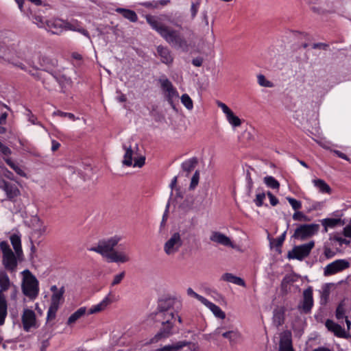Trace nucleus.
Here are the masks:
<instances>
[{
	"mask_svg": "<svg viewBox=\"0 0 351 351\" xmlns=\"http://www.w3.org/2000/svg\"><path fill=\"white\" fill-rule=\"evenodd\" d=\"M174 304L175 300L173 298L161 299L158 302L156 311L149 315L151 320L161 325L159 331L151 339V343H156L173 335L176 319Z\"/></svg>",
	"mask_w": 351,
	"mask_h": 351,
	"instance_id": "obj_1",
	"label": "nucleus"
},
{
	"mask_svg": "<svg viewBox=\"0 0 351 351\" xmlns=\"http://www.w3.org/2000/svg\"><path fill=\"white\" fill-rule=\"evenodd\" d=\"M145 19L152 28L173 48L183 52L189 51L191 45L180 31L159 22L155 16L147 14L145 16Z\"/></svg>",
	"mask_w": 351,
	"mask_h": 351,
	"instance_id": "obj_2",
	"label": "nucleus"
},
{
	"mask_svg": "<svg viewBox=\"0 0 351 351\" xmlns=\"http://www.w3.org/2000/svg\"><path fill=\"white\" fill-rule=\"evenodd\" d=\"M119 241L120 238L118 237H113L106 240L103 239L99 241L97 246L90 247L89 250L101 254L109 263H124L128 262L130 258L128 254L114 250V247Z\"/></svg>",
	"mask_w": 351,
	"mask_h": 351,
	"instance_id": "obj_3",
	"label": "nucleus"
},
{
	"mask_svg": "<svg viewBox=\"0 0 351 351\" xmlns=\"http://www.w3.org/2000/svg\"><path fill=\"white\" fill-rule=\"evenodd\" d=\"M22 291L29 298L35 299L38 294V281L36 278L28 269L23 272Z\"/></svg>",
	"mask_w": 351,
	"mask_h": 351,
	"instance_id": "obj_4",
	"label": "nucleus"
},
{
	"mask_svg": "<svg viewBox=\"0 0 351 351\" xmlns=\"http://www.w3.org/2000/svg\"><path fill=\"white\" fill-rule=\"evenodd\" d=\"M10 285V282L8 275L5 273H0V326L4 324L7 316V302L3 292L8 290Z\"/></svg>",
	"mask_w": 351,
	"mask_h": 351,
	"instance_id": "obj_5",
	"label": "nucleus"
},
{
	"mask_svg": "<svg viewBox=\"0 0 351 351\" xmlns=\"http://www.w3.org/2000/svg\"><path fill=\"white\" fill-rule=\"evenodd\" d=\"M183 245V240L180 232H174L164 244L163 250L167 256H174Z\"/></svg>",
	"mask_w": 351,
	"mask_h": 351,
	"instance_id": "obj_6",
	"label": "nucleus"
},
{
	"mask_svg": "<svg viewBox=\"0 0 351 351\" xmlns=\"http://www.w3.org/2000/svg\"><path fill=\"white\" fill-rule=\"evenodd\" d=\"M314 246L315 242L313 241L300 245H295L293 247L292 250L288 252L287 258L289 259L302 261L310 254Z\"/></svg>",
	"mask_w": 351,
	"mask_h": 351,
	"instance_id": "obj_7",
	"label": "nucleus"
},
{
	"mask_svg": "<svg viewBox=\"0 0 351 351\" xmlns=\"http://www.w3.org/2000/svg\"><path fill=\"white\" fill-rule=\"evenodd\" d=\"M161 88L165 93V97L173 110H176L174 104V99L178 98L179 95L177 90L173 87L172 83L167 78L159 79Z\"/></svg>",
	"mask_w": 351,
	"mask_h": 351,
	"instance_id": "obj_8",
	"label": "nucleus"
},
{
	"mask_svg": "<svg viewBox=\"0 0 351 351\" xmlns=\"http://www.w3.org/2000/svg\"><path fill=\"white\" fill-rule=\"evenodd\" d=\"M318 230V224H302L295 229L292 237L295 239L303 241L315 234Z\"/></svg>",
	"mask_w": 351,
	"mask_h": 351,
	"instance_id": "obj_9",
	"label": "nucleus"
},
{
	"mask_svg": "<svg viewBox=\"0 0 351 351\" xmlns=\"http://www.w3.org/2000/svg\"><path fill=\"white\" fill-rule=\"evenodd\" d=\"M21 322L23 324V328L25 331L29 332L32 328H37V322L36 314L34 311L25 308L23 310Z\"/></svg>",
	"mask_w": 351,
	"mask_h": 351,
	"instance_id": "obj_10",
	"label": "nucleus"
},
{
	"mask_svg": "<svg viewBox=\"0 0 351 351\" xmlns=\"http://www.w3.org/2000/svg\"><path fill=\"white\" fill-rule=\"evenodd\" d=\"M350 267V263L345 259H339L328 264L324 269V275L331 276Z\"/></svg>",
	"mask_w": 351,
	"mask_h": 351,
	"instance_id": "obj_11",
	"label": "nucleus"
},
{
	"mask_svg": "<svg viewBox=\"0 0 351 351\" xmlns=\"http://www.w3.org/2000/svg\"><path fill=\"white\" fill-rule=\"evenodd\" d=\"M188 346L190 351H197L198 346L191 341H180L172 345H167L162 348L156 349L155 351H179L184 347Z\"/></svg>",
	"mask_w": 351,
	"mask_h": 351,
	"instance_id": "obj_12",
	"label": "nucleus"
},
{
	"mask_svg": "<svg viewBox=\"0 0 351 351\" xmlns=\"http://www.w3.org/2000/svg\"><path fill=\"white\" fill-rule=\"evenodd\" d=\"M0 189L5 191L10 200H12L21 195V192L15 184L10 183L4 179H0Z\"/></svg>",
	"mask_w": 351,
	"mask_h": 351,
	"instance_id": "obj_13",
	"label": "nucleus"
},
{
	"mask_svg": "<svg viewBox=\"0 0 351 351\" xmlns=\"http://www.w3.org/2000/svg\"><path fill=\"white\" fill-rule=\"evenodd\" d=\"M313 306V289L309 287L303 292V300L302 304L298 306V308L302 309L305 313L311 311Z\"/></svg>",
	"mask_w": 351,
	"mask_h": 351,
	"instance_id": "obj_14",
	"label": "nucleus"
},
{
	"mask_svg": "<svg viewBox=\"0 0 351 351\" xmlns=\"http://www.w3.org/2000/svg\"><path fill=\"white\" fill-rule=\"evenodd\" d=\"M56 82L59 83L62 88H63L65 84L69 82V80L64 76L58 77L52 74H49L47 75V78L44 79L43 84L45 88L51 90Z\"/></svg>",
	"mask_w": 351,
	"mask_h": 351,
	"instance_id": "obj_15",
	"label": "nucleus"
},
{
	"mask_svg": "<svg viewBox=\"0 0 351 351\" xmlns=\"http://www.w3.org/2000/svg\"><path fill=\"white\" fill-rule=\"evenodd\" d=\"M278 351H294L290 331L285 330L280 334Z\"/></svg>",
	"mask_w": 351,
	"mask_h": 351,
	"instance_id": "obj_16",
	"label": "nucleus"
},
{
	"mask_svg": "<svg viewBox=\"0 0 351 351\" xmlns=\"http://www.w3.org/2000/svg\"><path fill=\"white\" fill-rule=\"evenodd\" d=\"M325 326L329 331L333 332L334 335L338 337L348 338L350 337V335L346 333L344 328L331 319H327Z\"/></svg>",
	"mask_w": 351,
	"mask_h": 351,
	"instance_id": "obj_17",
	"label": "nucleus"
},
{
	"mask_svg": "<svg viewBox=\"0 0 351 351\" xmlns=\"http://www.w3.org/2000/svg\"><path fill=\"white\" fill-rule=\"evenodd\" d=\"M210 240L224 246L231 247L232 248L236 247L229 237L219 232H213L210 237Z\"/></svg>",
	"mask_w": 351,
	"mask_h": 351,
	"instance_id": "obj_18",
	"label": "nucleus"
},
{
	"mask_svg": "<svg viewBox=\"0 0 351 351\" xmlns=\"http://www.w3.org/2000/svg\"><path fill=\"white\" fill-rule=\"evenodd\" d=\"M46 29L53 34H59L64 29V21L60 19L46 20Z\"/></svg>",
	"mask_w": 351,
	"mask_h": 351,
	"instance_id": "obj_19",
	"label": "nucleus"
},
{
	"mask_svg": "<svg viewBox=\"0 0 351 351\" xmlns=\"http://www.w3.org/2000/svg\"><path fill=\"white\" fill-rule=\"evenodd\" d=\"M17 256L14 252H10L3 256V264L5 268L10 271H14L17 267Z\"/></svg>",
	"mask_w": 351,
	"mask_h": 351,
	"instance_id": "obj_20",
	"label": "nucleus"
},
{
	"mask_svg": "<svg viewBox=\"0 0 351 351\" xmlns=\"http://www.w3.org/2000/svg\"><path fill=\"white\" fill-rule=\"evenodd\" d=\"M285 320V308L278 306L273 311V324L277 328L283 325Z\"/></svg>",
	"mask_w": 351,
	"mask_h": 351,
	"instance_id": "obj_21",
	"label": "nucleus"
},
{
	"mask_svg": "<svg viewBox=\"0 0 351 351\" xmlns=\"http://www.w3.org/2000/svg\"><path fill=\"white\" fill-rule=\"evenodd\" d=\"M157 52L161 58L162 62L169 64L173 62V58L170 50L167 47L159 45L157 47Z\"/></svg>",
	"mask_w": 351,
	"mask_h": 351,
	"instance_id": "obj_22",
	"label": "nucleus"
},
{
	"mask_svg": "<svg viewBox=\"0 0 351 351\" xmlns=\"http://www.w3.org/2000/svg\"><path fill=\"white\" fill-rule=\"evenodd\" d=\"M64 29L65 30H71L75 32H78L81 33L82 34L84 35L86 37H87L89 40H90V37L89 35L88 32L84 29L83 27H80V25L77 23V22H69L67 21H64Z\"/></svg>",
	"mask_w": 351,
	"mask_h": 351,
	"instance_id": "obj_23",
	"label": "nucleus"
},
{
	"mask_svg": "<svg viewBox=\"0 0 351 351\" xmlns=\"http://www.w3.org/2000/svg\"><path fill=\"white\" fill-rule=\"evenodd\" d=\"M115 11L117 13H119L122 14V16L125 19L130 21L132 23H136L138 21V16L136 13L132 10L126 9V8H117Z\"/></svg>",
	"mask_w": 351,
	"mask_h": 351,
	"instance_id": "obj_24",
	"label": "nucleus"
},
{
	"mask_svg": "<svg viewBox=\"0 0 351 351\" xmlns=\"http://www.w3.org/2000/svg\"><path fill=\"white\" fill-rule=\"evenodd\" d=\"M221 330H222L221 328H217L215 330L214 334L215 335L221 334V335L224 338L228 339V340L230 341V343H236L237 339L239 338V334L237 331L230 330V331H226V332H221Z\"/></svg>",
	"mask_w": 351,
	"mask_h": 351,
	"instance_id": "obj_25",
	"label": "nucleus"
},
{
	"mask_svg": "<svg viewBox=\"0 0 351 351\" xmlns=\"http://www.w3.org/2000/svg\"><path fill=\"white\" fill-rule=\"evenodd\" d=\"M221 280L243 287H245L246 285L245 281L241 278L234 276L230 273H226L223 274L221 276Z\"/></svg>",
	"mask_w": 351,
	"mask_h": 351,
	"instance_id": "obj_26",
	"label": "nucleus"
},
{
	"mask_svg": "<svg viewBox=\"0 0 351 351\" xmlns=\"http://www.w3.org/2000/svg\"><path fill=\"white\" fill-rule=\"evenodd\" d=\"M203 304L206 306L217 317L222 319L226 317L225 313L218 306L208 301L207 299Z\"/></svg>",
	"mask_w": 351,
	"mask_h": 351,
	"instance_id": "obj_27",
	"label": "nucleus"
},
{
	"mask_svg": "<svg viewBox=\"0 0 351 351\" xmlns=\"http://www.w3.org/2000/svg\"><path fill=\"white\" fill-rule=\"evenodd\" d=\"M110 303L111 300L108 297H106L99 304L91 307L88 310V314L91 315L101 312L104 311Z\"/></svg>",
	"mask_w": 351,
	"mask_h": 351,
	"instance_id": "obj_28",
	"label": "nucleus"
},
{
	"mask_svg": "<svg viewBox=\"0 0 351 351\" xmlns=\"http://www.w3.org/2000/svg\"><path fill=\"white\" fill-rule=\"evenodd\" d=\"M10 241L19 259L23 255L21 238L17 234H12L10 237Z\"/></svg>",
	"mask_w": 351,
	"mask_h": 351,
	"instance_id": "obj_29",
	"label": "nucleus"
},
{
	"mask_svg": "<svg viewBox=\"0 0 351 351\" xmlns=\"http://www.w3.org/2000/svg\"><path fill=\"white\" fill-rule=\"evenodd\" d=\"M123 148L125 151L123 160L122 161L123 165L127 167H130L132 165V156L134 150L130 145L127 147L125 145H123Z\"/></svg>",
	"mask_w": 351,
	"mask_h": 351,
	"instance_id": "obj_30",
	"label": "nucleus"
},
{
	"mask_svg": "<svg viewBox=\"0 0 351 351\" xmlns=\"http://www.w3.org/2000/svg\"><path fill=\"white\" fill-rule=\"evenodd\" d=\"M64 293V287H62L58 291L53 293L51 297V306L59 308L61 300H63V295Z\"/></svg>",
	"mask_w": 351,
	"mask_h": 351,
	"instance_id": "obj_31",
	"label": "nucleus"
},
{
	"mask_svg": "<svg viewBox=\"0 0 351 351\" xmlns=\"http://www.w3.org/2000/svg\"><path fill=\"white\" fill-rule=\"evenodd\" d=\"M198 163L197 158L195 157H193L192 158H190L189 160L184 162L182 164V170L186 173V176H189V174L195 169V167L197 166Z\"/></svg>",
	"mask_w": 351,
	"mask_h": 351,
	"instance_id": "obj_32",
	"label": "nucleus"
},
{
	"mask_svg": "<svg viewBox=\"0 0 351 351\" xmlns=\"http://www.w3.org/2000/svg\"><path fill=\"white\" fill-rule=\"evenodd\" d=\"M169 3V0L152 1L141 3L140 4L148 9H158L160 6H165Z\"/></svg>",
	"mask_w": 351,
	"mask_h": 351,
	"instance_id": "obj_33",
	"label": "nucleus"
},
{
	"mask_svg": "<svg viewBox=\"0 0 351 351\" xmlns=\"http://www.w3.org/2000/svg\"><path fill=\"white\" fill-rule=\"evenodd\" d=\"M86 312V307H81L78 308L76 311H75L73 314L70 315L67 320V324L71 325L74 324L77 320H78L81 317L85 315Z\"/></svg>",
	"mask_w": 351,
	"mask_h": 351,
	"instance_id": "obj_34",
	"label": "nucleus"
},
{
	"mask_svg": "<svg viewBox=\"0 0 351 351\" xmlns=\"http://www.w3.org/2000/svg\"><path fill=\"white\" fill-rule=\"evenodd\" d=\"M313 182L314 183V185L319 189L320 192L328 194L331 193V188L324 180L321 179H317L314 180Z\"/></svg>",
	"mask_w": 351,
	"mask_h": 351,
	"instance_id": "obj_35",
	"label": "nucleus"
},
{
	"mask_svg": "<svg viewBox=\"0 0 351 351\" xmlns=\"http://www.w3.org/2000/svg\"><path fill=\"white\" fill-rule=\"evenodd\" d=\"M341 219L326 218L322 221V225L324 227L325 231L327 232L328 228H335L341 223Z\"/></svg>",
	"mask_w": 351,
	"mask_h": 351,
	"instance_id": "obj_36",
	"label": "nucleus"
},
{
	"mask_svg": "<svg viewBox=\"0 0 351 351\" xmlns=\"http://www.w3.org/2000/svg\"><path fill=\"white\" fill-rule=\"evenodd\" d=\"M5 162L9 165L18 175L26 178L27 174L15 162H14L10 158H4Z\"/></svg>",
	"mask_w": 351,
	"mask_h": 351,
	"instance_id": "obj_37",
	"label": "nucleus"
},
{
	"mask_svg": "<svg viewBox=\"0 0 351 351\" xmlns=\"http://www.w3.org/2000/svg\"><path fill=\"white\" fill-rule=\"evenodd\" d=\"M40 64L41 66H56L57 65V60L51 59L46 56H40L39 58Z\"/></svg>",
	"mask_w": 351,
	"mask_h": 351,
	"instance_id": "obj_38",
	"label": "nucleus"
},
{
	"mask_svg": "<svg viewBox=\"0 0 351 351\" xmlns=\"http://www.w3.org/2000/svg\"><path fill=\"white\" fill-rule=\"evenodd\" d=\"M251 171H254V169L252 167L249 166L247 169L246 170V180H247V195L250 196L254 182L251 176Z\"/></svg>",
	"mask_w": 351,
	"mask_h": 351,
	"instance_id": "obj_39",
	"label": "nucleus"
},
{
	"mask_svg": "<svg viewBox=\"0 0 351 351\" xmlns=\"http://www.w3.org/2000/svg\"><path fill=\"white\" fill-rule=\"evenodd\" d=\"M265 184L269 188L273 189H278L280 188L279 182L274 177L268 176L264 178Z\"/></svg>",
	"mask_w": 351,
	"mask_h": 351,
	"instance_id": "obj_40",
	"label": "nucleus"
},
{
	"mask_svg": "<svg viewBox=\"0 0 351 351\" xmlns=\"http://www.w3.org/2000/svg\"><path fill=\"white\" fill-rule=\"evenodd\" d=\"M226 118L228 122L234 127L240 126L241 124V119L237 116H236L232 111L226 115Z\"/></svg>",
	"mask_w": 351,
	"mask_h": 351,
	"instance_id": "obj_41",
	"label": "nucleus"
},
{
	"mask_svg": "<svg viewBox=\"0 0 351 351\" xmlns=\"http://www.w3.org/2000/svg\"><path fill=\"white\" fill-rule=\"evenodd\" d=\"M286 231H285L278 238L274 239L272 242H271V245L276 248L279 252H280V248L282 245V243L286 237Z\"/></svg>",
	"mask_w": 351,
	"mask_h": 351,
	"instance_id": "obj_42",
	"label": "nucleus"
},
{
	"mask_svg": "<svg viewBox=\"0 0 351 351\" xmlns=\"http://www.w3.org/2000/svg\"><path fill=\"white\" fill-rule=\"evenodd\" d=\"M265 193L260 191L259 189H258L256 197L253 200V202L255 204L256 206L261 207L263 205V202L265 199Z\"/></svg>",
	"mask_w": 351,
	"mask_h": 351,
	"instance_id": "obj_43",
	"label": "nucleus"
},
{
	"mask_svg": "<svg viewBox=\"0 0 351 351\" xmlns=\"http://www.w3.org/2000/svg\"><path fill=\"white\" fill-rule=\"evenodd\" d=\"M333 246L334 245H331L330 241L325 243L324 246V254L327 258H331L336 254V252L331 249V247Z\"/></svg>",
	"mask_w": 351,
	"mask_h": 351,
	"instance_id": "obj_44",
	"label": "nucleus"
},
{
	"mask_svg": "<svg viewBox=\"0 0 351 351\" xmlns=\"http://www.w3.org/2000/svg\"><path fill=\"white\" fill-rule=\"evenodd\" d=\"M181 102L186 109L191 110L193 108V103L191 97L187 94H183L181 96Z\"/></svg>",
	"mask_w": 351,
	"mask_h": 351,
	"instance_id": "obj_45",
	"label": "nucleus"
},
{
	"mask_svg": "<svg viewBox=\"0 0 351 351\" xmlns=\"http://www.w3.org/2000/svg\"><path fill=\"white\" fill-rule=\"evenodd\" d=\"M257 79L258 84L261 86L267 88H271L274 86V84L271 82L267 80L265 75L262 74L258 75Z\"/></svg>",
	"mask_w": 351,
	"mask_h": 351,
	"instance_id": "obj_46",
	"label": "nucleus"
},
{
	"mask_svg": "<svg viewBox=\"0 0 351 351\" xmlns=\"http://www.w3.org/2000/svg\"><path fill=\"white\" fill-rule=\"evenodd\" d=\"M329 241H330L331 245H335V242H339L340 246H341L343 243L346 245H349L350 243L349 240L343 239L336 235L333 236L332 237H330L329 239Z\"/></svg>",
	"mask_w": 351,
	"mask_h": 351,
	"instance_id": "obj_47",
	"label": "nucleus"
},
{
	"mask_svg": "<svg viewBox=\"0 0 351 351\" xmlns=\"http://www.w3.org/2000/svg\"><path fill=\"white\" fill-rule=\"evenodd\" d=\"M345 307L343 302H341L339 304L337 309H336V317L337 319H341L345 317Z\"/></svg>",
	"mask_w": 351,
	"mask_h": 351,
	"instance_id": "obj_48",
	"label": "nucleus"
},
{
	"mask_svg": "<svg viewBox=\"0 0 351 351\" xmlns=\"http://www.w3.org/2000/svg\"><path fill=\"white\" fill-rule=\"evenodd\" d=\"M59 308L50 305L47 312V321L49 322L55 319L56 312Z\"/></svg>",
	"mask_w": 351,
	"mask_h": 351,
	"instance_id": "obj_49",
	"label": "nucleus"
},
{
	"mask_svg": "<svg viewBox=\"0 0 351 351\" xmlns=\"http://www.w3.org/2000/svg\"><path fill=\"white\" fill-rule=\"evenodd\" d=\"M287 199L295 210H298L301 208L302 203L300 201L290 197H287Z\"/></svg>",
	"mask_w": 351,
	"mask_h": 351,
	"instance_id": "obj_50",
	"label": "nucleus"
},
{
	"mask_svg": "<svg viewBox=\"0 0 351 351\" xmlns=\"http://www.w3.org/2000/svg\"><path fill=\"white\" fill-rule=\"evenodd\" d=\"M187 294L191 297H193L200 301L202 304L205 302L206 298L195 293L191 288H188Z\"/></svg>",
	"mask_w": 351,
	"mask_h": 351,
	"instance_id": "obj_51",
	"label": "nucleus"
},
{
	"mask_svg": "<svg viewBox=\"0 0 351 351\" xmlns=\"http://www.w3.org/2000/svg\"><path fill=\"white\" fill-rule=\"evenodd\" d=\"M199 179V171H195V173L193 174L191 182L190 184V189H193L195 188V186L198 184Z\"/></svg>",
	"mask_w": 351,
	"mask_h": 351,
	"instance_id": "obj_52",
	"label": "nucleus"
},
{
	"mask_svg": "<svg viewBox=\"0 0 351 351\" xmlns=\"http://www.w3.org/2000/svg\"><path fill=\"white\" fill-rule=\"evenodd\" d=\"M293 219L295 221H308V218L303 213L300 211H296L293 215Z\"/></svg>",
	"mask_w": 351,
	"mask_h": 351,
	"instance_id": "obj_53",
	"label": "nucleus"
},
{
	"mask_svg": "<svg viewBox=\"0 0 351 351\" xmlns=\"http://www.w3.org/2000/svg\"><path fill=\"white\" fill-rule=\"evenodd\" d=\"M53 115L60 116L62 117H68L69 119L71 120H75L77 118H75V115L70 112H62L60 110H57L53 112Z\"/></svg>",
	"mask_w": 351,
	"mask_h": 351,
	"instance_id": "obj_54",
	"label": "nucleus"
},
{
	"mask_svg": "<svg viewBox=\"0 0 351 351\" xmlns=\"http://www.w3.org/2000/svg\"><path fill=\"white\" fill-rule=\"evenodd\" d=\"M0 249L2 251L3 256L4 254L12 252V250L10 247V245L6 241H1L0 243Z\"/></svg>",
	"mask_w": 351,
	"mask_h": 351,
	"instance_id": "obj_55",
	"label": "nucleus"
},
{
	"mask_svg": "<svg viewBox=\"0 0 351 351\" xmlns=\"http://www.w3.org/2000/svg\"><path fill=\"white\" fill-rule=\"evenodd\" d=\"M329 295H330L329 287H328V285H326L325 287L323 289V291L322 292V295H321L322 302L324 301V302L326 303L329 297Z\"/></svg>",
	"mask_w": 351,
	"mask_h": 351,
	"instance_id": "obj_56",
	"label": "nucleus"
},
{
	"mask_svg": "<svg viewBox=\"0 0 351 351\" xmlns=\"http://www.w3.org/2000/svg\"><path fill=\"white\" fill-rule=\"evenodd\" d=\"M200 5V1H197L195 3H193L191 8V19H193L195 18L197 13L198 12V8Z\"/></svg>",
	"mask_w": 351,
	"mask_h": 351,
	"instance_id": "obj_57",
	"label": "nucleus"
},
{
	"mask_svg": "<svg viewBox=\"0 0 351 351\" xmlns=\"http://www.w3.org/2000/svg\"><path fill=\"white\" fill-rule=\"evenodd\" d=\"M124 276H125V271H122L120 274L114 276V279L111 283V285L114 286V285L119 284L121 282V280L123 279Z\"/></svg>",
	"mask_w": 351,
	"mask_h": 351,
	"instance_id": "obj_58",
	"label": "nucleus"
},
{
	"mask_svg": "<svg viewBox=\"0 0 351 351\" xmlns=\"http://www.w3.org/2000/svg\"><path fill=\"white\" fill-rule=\"evenodd\" d=\"M0 152L5 156H9L12 154L11 149L0 141Z\"/></svg>",
	"mask_w": 351,
	"mask_h": 351,
	"instance_id": "obj_59",
	"label": "nucleus"
},
{
	"mask_svg": "<svg viewBox=\"0 0 351 351\" xmlns=\"http://www.w3.org/2000/svg\"><path fill=\"white\" fill-rule=\"evenodd\" d=\"M145 157L141 156L137 159H134V163L133 165H134V167H142L145 164Z\"/></svg>",
	"mask_w": 351,
	"mask_h": 351,
	"instance_id": "obj_60",
	"label": "nucleus"
},
{
	"mask_svg": "<svg viewBox=\"0 0 351 351\" xmlns=\"http://www.w3.org/2000/svg\"><path fill=\"white\" fill-rule=\"evenodd\" d=\"M292 282H293V277L291 276L287 275L283 278L281 282V286L283 288Z\"/></svg>",
	"mask_w": 351,
	"mask_h": 351,
	"instance_id": "obj_61",
	"label": "nucleus"
},
{
	"mask_svg": "<svg viewBox=\"0 0 351 351\" xmlns=\"http://www.w3.org/2000/svg\"><path fill=\"white\" fill-rule=\"evenodd\" d=\"M268 197L269 198L270 204L274 206L278 204V199L274 196L270 191L267 193Z\"/></svg>",
	"mask_w": 351,
	"mask_h": 351,
	"instance_id": "obj_62",
	"label": "nucleus"
},
{
	"mask_svg": "<svg viewBox=\"0 0 351 351\" xmlns=\"http://www.w3.org/2000/svg\"><path fill=\"white\" fill-rule=\"evenodd\" d=\"M217 106L221 108L222 111L226 114V115H228L230 114V112H232V110L228 108L227 105L221 101L217 102Z\"/></svg>",
	"mask_w": 351,
	"mask_h": 351,
	"instance_id": "obj_63",
	"label": "nucleus"
},
{
	"mask_svg": "<svg viewBox=\"0 0 351 351\" xmlns=\"http://www.w3.org/2000/svg\"><path fill=\"white\" fill-rule=\"evenodd\" d=\"M343 234L346 237L351 238V225L350 223L348 226H346L343 230Z\"/></svg>",
	"mask_w": 351,
	"mask_h": 351,
	"instance_id": "obj_64",
	"label": "nucleus"
}]
</instances>
